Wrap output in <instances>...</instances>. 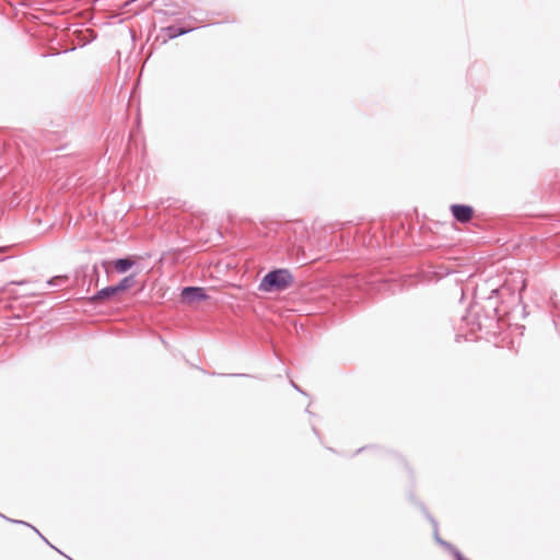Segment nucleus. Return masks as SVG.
I'll use <instances>...</instances> for the list:
<instances>
[{
  "instance_id": "obj_6",
  "label": "nucleus",
  "mask_w": 560,
  "mask_h": 560,
  "mask_svg": "<svg viewBox=\"0 0 560 560\" xmlns=\"http://www.w3.org/2000/svg\"><path fill=\"white\" fill-rule=\"evenodd\" d=\"M133 284H135V276L131 275V276L125 277L116 285V290H118V292H122V291H126V290L130 289Z\"/></svg>"
},
{
  "instance_id": "obj_1",
  "label": "nucleus",
  "mask_w": 560,
  "mask_h": 560,
  "mask_svg": "<svg viewBox=\"0 0 560 560\" xmlns=\"http://www.w3.org/2000/svg\"><path fill=\"white\" fill-rule=\"evenodd\" d=\"M293 282L291 272L287 269H277L268 272L259 284V290L264 292L282 291L289 288Z\"/></svg>"
},
{
  "instance_id": "obj_2",
  "label": "nucleus",
  "mask_w": 560,
  "mask_h": 560,
  "mask_svg": "<svg viewBox=\"0 0 560 560\" xmlns=\"http://www.w3.org/2000/svg\"><path fill=\"white\" fill-rule=\"evenodd\" d=\"M182 296L188 303L206 299L203 289L196 287L185 288L182 292Z\"/></svg>"
},
{
  "instance_id": "obj_7",
  "label": "nucleus",
  "mask_w": 560,
  "mask_h": 560,
  "mask_svg": "<svg viewBox=\"0 0 560 560\" xmlns=\"http://www.w3.org/2000/svg\"><path fill=\"white\" fill-rule=\"evenodd\" d=\"M170 31V34L168 36L172 38V37H176L178 35H183V34H186L187 32H189V30H184V28H180L178 31H175L173 27H170L168 28Z\"/></svg>"
},
{
  "instance_id": "obj_4",
  "label": "nucleus",
  "mask_w": 560,
  "mask_h": 560,
  "mask_svg": "<svg viewBox=\"0 0 560 560\" xmlns=\"http://www.w3.org/2000/svg\"><path fill=\"white\" fill-rule=\"evenodd\" d=\"M135 265V261L130 258H122L117 259L114 261V267L117 272L124 273L128 271L132 266Z\"/></svg>"
},
{
  "instance_id": "obj_3",
  "label": "nucleus",
  "mask_w": 560,
  "mask_h": 560,
  "mask_svg": "<svg viewBox=\"0 0 560 560\" xmlns=\"http://www.w3.org/2000/svg\"><path fill=\"white\" fill-rule=\"evenodd\" d=\"M451 210L455 219L459 222H467L472 215V209L468 206L453 205Z\"/></svg>"
},
{
  "instance_id": "obj_8",
  "label": "nucleus",
  "mask_w": 560,
  "mask_h": 560,
  "mask_svg": "<svg viewBox=\"0 0 560 560\" xmlns=\"http://www.w3.org/2000/svg\"><path fill=\"white\" fill-rule=\"evenodd\" d=\"M66 281V277L63 276H58V277H55L52 278L51 280H49L47 282V285H57L59 284L60 282H65Z\"/></svg>"
},
{
  "instance_id": "obj_9",
  "label": "nucleus",
  "mask_w": 560,
  "mask_h": 560,
  "mask_svg": "<svg viewBox=\"0 0 560 560\" xmlns=\"http://www.w3.org/2000/svg\"><path fill=\"white\" fill-rule=\"evenodd\" d=\"M3 293L5 294H15V290L11 288V285H7L2 289Z\"/></svg>"
},
{
  "instance_id": "obj_5",
  "label": "nucleus",
  "mask_w": 560,
  "mask_h": 560,
  "mask_svg": "<svg viewBox=\"0 0 560 560\" xmlns=\"http://www.w3.org/2000/svg\"><path fill=\"white\" fill-rule=\"evenodd\" d=\"M119 293L118 290H116V285L107 287L98 291L93 298L92 301H98L103 299H108L115 294Z\"/></svg>"
}]
</instances>
